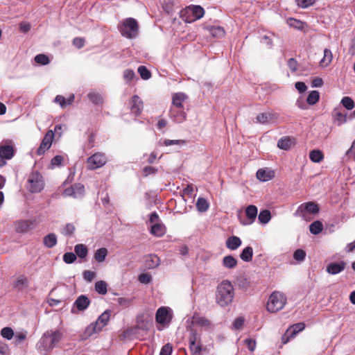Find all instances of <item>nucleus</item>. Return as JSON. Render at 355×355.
Segmentation results:
<instances>
[{
    "mask_svg": "<svg viewBox=\"0 0 355 355\" xmlns=\"http://www.w3.org/2000/svg\"><path fill=\"white\" fill-rule=\"evenodd\" d=\"M234 297V289L232 282L229 280H223L217 286L216 300L221 307H225L230 304Z\"/></svg>",
    "mask_w": 355,
    "mask_h": 355,
    "instance_id": "f257e3e1",
    "label": "nucleus"
},
{
    "mask_svg": "<svg viewBox=\"0 0 355 355\" xmlns=\"http://www.w3.org/2000/svg\"><path fill=\"white\" fill-rule=\"evenodd\" d=\"M119 31L123 37L134 38L138 35L139 24L135 19L127 18L120 25Z\"/></svg>",
    "mask_w": 355,
    "mask_h": 355,
    "instance_id": "f03ea898",
    "label": "nucleus"
},
{
    "mask_svg": "<svg viewBox=\"0 0 355 355\" xmlns=\"http://www.w3.org/2000/svg\"><path fill=\"white\" fill-rule=\"evenodd\" d=\"M286 303V297L279 291H274L269 297L266 309L269 312L276 313L283 309Z\"/></svg>",
    "mask_w": 355,
    "mask_h": 355,
    "instance_id": "7ed1b4c3",
    "label": "nucleus"
},
{
    "mask_svg": "<svg viewBox=\"0 0 355 355\" xmlns=\"http://www.w3.org/2000/svg\"><path fill=\"white\" fill-rule=\"evenodd\" d=\"M319 205L315 202L310 201L301 204L297 207L295 215L302 218L305 220H310L311 218L309 216V214L315 216L319 213Z\"/></svg>",
    "mask_w": 355,
    "mask_h": 355,
    "instance_id": "20e7f679",
    "label": "nucleus"
},
{
    "mask_svg": "<svg viewBox=\"0 0 355 355\" xmlns=\"http://www.w3.org/2000/svg\"><path fill=\"white\" fill-rule=\"evenodd\" d=\"M205 15V10L200 6L191 5L182 10L181 15L187 23H191L202 18Z\"/></svg>",
    "mask_w": 355,
    "mask_h": 355,
    "instance_id": "39448f33",
    "label": "nucleus"
},
{
    "mask_svg": "<svg viewBox=\"0 0 355 355\" xmlns=\"http://www.w3.org/2000/svg\"><path fill=\"white\" fill-rule=\"evenodd\" d=\"M27 189L31 193H39L44 187L42 175L37 171L32 172L27 180Z\"/></svg>",
    "mask_w": 355,
    "mask_h": 355,
    "instance_id": "423d86ee",
    "label": "nucleus"
},
{
    "mask_svg": "<svg viewBox=\"0 0 355 355\" xmlns=\"http://www.w3.org/2000/svg\"><path fill=\"white\" fill-rule=\"evenodd\" d=\"M64 333L62 329H50L45 332L42 339L48 344V349H53L63 338Z\"/></svg>",
    "mask_w": 355,
    "mask_h": 355,
    "instance_id": "0eeeda50",
    "label": "nucleus"
},
{
    "mask_svg": "<svg viewBox=\"0 0 355 355\" xmlns=\"http://www.w3.org/2000/svg\"><path fill=\"white\" fill-rule=\"evenodd\" d=\"M110 313L108 311L103 312L94 323H92L87 327L86 332L90 336L94 333H97L107 324L110 320Z\"/></svg>",
    "mask_w": 355,
    "mask_h": 355,
    "instance_id": "6e6552de",
    "label": "nucleus"
},
{
    "mask_svg": "<svg viewBox=\"0 0 355 355\" xmlns=\"http://www.w3.org/2000/svg\"><path fill=\"white\" fill-rule=\"evenodd\" d=\"M107 158L104 153H96L87 159V168L94 170L102 167L105 164Z\"/></svg>",
    "mask_w": 355,
    "mask_h": 355,
    "instance_id": "1a4fd4ad",
    "label": "nucleus"
},
{
    "mask_svg": "<svg viewBox=\"0 0 355 355\" xmlns=\"http://www.w3.org/2000/svg\"><path fill=\"white\" fill-rule=\"evenodd\" d=\"M172 314L170 313V309L166 306L159 308L155 313V321L165 326L168 324L172 320Z\"/></svg>",
    "mask_w": 355,
    "mask_h": 355,
    "instance_id": "9d476101",
    "label": "nucleus"
},
{
    "mask_svg": "<svg viewBox=\"0 0 355 355\" xmlns=\"http://www.w3.org/2000/svg\"><path fill=\"white\" fill-rule=\"evenodd\" d=\"M15 155V148L11 140L3 141L0 144V157L10 159Z\"/></svg>",
    "mask_w": 355,
    "mask_h": 355,
    "instance_id": "9b49d317",
    "label": "nucleus"
},
{
    "mask_svg": "<svg viewBox=\"0 0 355 355\" xmlns=\"http://www.w3.org/2000/svg\"><path fill=\"white\" fill-rule=\"evenodd\" d=\"M53 138L54 132L51 130H48L45 134L40 147L37 150V154L38 155H43L47 150L51 148Z\"/></svg>",
    "mask_w": 355,
    "mask_h": 355,
    "instance_id": "f8f14e48",
    "label": "nucleus"
},
{
    "mask_svg": "<svg viewBox=\"0 0 355 355\" xmlns=\"http://www.w3.org/2000/svg\"><path fill=\"white\" fill-rule=\"evenodd\" d=\"M129 107L132 114L138 116L141 114L144 103L140 97L137 95H134L129 101Z\"/></svg>",
    "mask_w": 355,
    "mask_h": 355,
    "instance_id": "ddd939ff",
    "label": "nucleus"
},
{
    "mask_svg": "<svg viewBox=\"0 0 355 355\" xmlns=\"http://www.w3.org/2000/svg\"><path fill=\"white\" fill-rule=\"evenodd\" d=\"M279 118V114L273 111L269 110L263 113L259 114L254 122L257 123H267Z\"/></svg>",
    "mask_w": 355,
    "mask_h": 355,
    "instance_id": "4468645a",
    "label": "nucleus"
},
{
    "mask_svg": "<svg viewBox=\"0 0 355 355\" xmlns=\"http://www.w3.org/2000/svg\"><path fill=\"white\" fill-rule=\"evenodd\" d=\"M257 208L255 205H249L246 207L245 213L247 219L242 220L240 218V223L243 225H249L254 223L257 216Z\"/></svg>",
    "mask_w": 355,
    "mask_h": 355,
    "instance_id": "2eb2a0df",
    "label": "nucleus"
},
{
    "mask_svg": "<svg viewBox=\"0 0 355 355\" xmlns=\"http://www.w3.org/2000/svg\"><path fill=\"white\" fill-rule=\"evenodd\" d=\"M35 226V221L31 220H19L15 223V229L17 232L26 233Z\"/></svg>",
    "mask_w": 355,
    "mask_h": 355,
    "instance_id": "dca6fc26",
    "label": "nucleus"
},
{
    "mask_svg": "<svg viewBox=\"0 0 355 355\" xmlns=\"http://www.w3.org/2000/svg\"><path fill=\"white\" fill-rule=\"evenodd\" d=\"M197 335L196 332L193 331L189 336V349L191 355H200L202 347L200 342L196 343Z\"/></svg>",
    "mask_w": 355,
    "mask_h": 355,
    "instance_id": "f3484780",
    "label": "nucleus"
},
{
    "mask_svg": "<svg viewBox=\"0 0 355 355\" xmlns=\"http://www.w3.org/2000/svg\"><path fill=\"white\" fill-rule=\"evenodd\" d=\"M169 116L176 123H182L187 119V113L184 112V108L171 107Z\"/></svg>",
    "mask_w": 355,
    "mask_h": 355,
    "instance_id": "a211bd4d",
    "label": "nucleus"
},
{
    "mask_svg": "<svg viewBox=\"0 0 355 355\" xmlns=\"http://www.w3.org/2000/svg\"><path fill=\"white\" fill-rule=\"evenodd\" d=\"M347 263L344 261L330 263L326 268L327 272L330 275H337L345 270Z\"/></svg>",
    "mask_w": 355,
    "mask_h": 355,
    "instance_id": "6ab92c4d",
    "label": "nucleus"
},
{
    "mask_svg": "<svg viewBox=\"0 0 355 355\" xmlns=\"http://www.w3.org/2000/svg\"><path fill=\"white\" fill-rule=\"evenodd\" d=\"M188 96L183 92L175 93L172 96V105L171 107L178 109L184 108L183 103L186 101Z\"/></svg>",
    "mask_w": 355,
    "mask_h": 355,
    "instance_id": "aec40b11",
    "label": "nucleus"
},
{
    "mask_svg": "<svg viewBox=\"0 0 355 355\" xmlns=\"http://www.w3.org/2000/svg\"><path fill=\"white\" fill-rule=\"evenodd\" d=\"M295 144V141L293 137H284L278 141L277 147L280 149L288 150L294 146Z\"/></svg>",
    "mask_w": 355,
    "mask_h": 355,
    "instance_id": "412c9836",
    "label": "nucleus"
},
{
    "mask_svg": "<svg viewBox=\"0 0 355 355\" xmlns=\"http://www.w3.org/2000/svg\"><path fill=\"white\" fill-rule=\"evenodd\" d=\"M90 304L89 299L84 295H80L74 302L76 306L79 311H85Z\"/></svg>",
    "mask_w": 355,
    "mask_h": 355,
    "instance_id": "4be33fe9",
    "label": "nucleus"
},
{
    "mask_svg": "<svg viewBox=\"0 0 355 355\" xmlns=\"http://www.w3.org/2000/svg\"><path fill=\"white\" fill-rule=\"evenodd\" d=\"M256 176L258 180L266 182L274 178L275 173L271 170L260 168L257 171Z\"/></svg>",
    "mask_w": 355,
    "mask_h": 355,
    "instance_id": "5701e85b",
    "label": "nucleus"
},
{
    "mask_svg": "<svg viewBox=\"0 0 355 355\" xmlns=\"http://www.w3.org/2000/svg\"><path fill=\"white\" fill-rule=\"evenodd\" d=\"M205 29L212 35L213 37L221 38L225 34V30L223 27L219 26H211L205 27Z\"/></svg>",
    "mask_w": 355,
    "mask_h": 355,
    "instance_id": "b1692460",
    "label": "nucleus"
},
{
    "mask_svg": "<svg viewBox=\"0 0 355 355\" xmlns=\"http://www.w3.org/2000/svg\"><path fill=\"white\" fill-rule=\"evenodd\" d=\"M28 279L24 275L17 276L13 282V287L19 291L28 286Z\"/></svg>",
    "mask_w": 355,
    "mask_h": 355,
    "instance_id": "393cba45",
    "label": "nucleus"
},
{
    "mask_svg": "<svg viewBox=\"0 0 355 355\" xmlns=\"http://www.w3.org/2000/svg\"><path fill=\"white\" fill-rule=\"evenodd\" d=\"M241 243L242 242L240 238L236 236H232L229 237L226 241V246L231 250H236L241 245Z\"/></svg>",
    "mask_w": 355,
    "mask_h": 355,
    "instance_id": "a878e982",
    "label": "nucleus"
},
{
    "mask_svg": "<svg viewBox=\"0 0 355 355\" xmlns=\"http://www.w3.org/2000/svg\"><path fill=\"white\" fill-rule=\"evenodd\" d=\"M159 265V259L155 254H150L146 257V266L149 268H155Z\"/></svg>",
    "mask_w": 355,
    "mask_h": 355,
    "instance_id": "bb28decb",
    "label": "nucleus"
},
{
    "mask_svg": "<svg viewBox=\"0 0 355 355\" xmlns=\"http://www.w3.org/2000/svg\"><path fill=\"white\" fill-rule=\"evenodd\" d=\"M44 245L48 248H52L57 244V237L54 233L45 236L43 239Z\"/></svg>",
    "mask_w": 355,
    "mask_h": 355,
    "instance_id": "cd10ccee",
    "label": "nucleus"
},
{
    "mask_svg": "<svg viewBox=\"0 0 355 355\" xmlns=\"http://www.w3.org/2000/svg\"><path fill=\"white\" fill-rule=\"evenodd\" d=\"M166 232V228L164 225L155 223L152 225L150 233L156 236H162Z\"/></svg>",
    "mask_w": 355,
    "mask_h": 355,
    "instance_id": "c85d7f7f",
    "label": "nucleus"
},
{
    "mask_svg": "<svg viewBox=\"0 0 355 355\" xmlns=\"http://www.w3.org/2000/svg\"><path fill=\"white\" fill-rule=\"evenodd\" d=\"M333 59V55L330 49H325L324 50V56L320 62L321 67H325L330 64Z\"/></svg>",
    "mask_w": 355,
    "mask_h": 355,
    "instance_id": "c756f323",
    "label": "nucleus"
},
{
    "mask_svg": "<svg viewBox=\"0 0 355 355\" xmlns=\"http://www.w3.org/2000/svg\"><path fill=\"white\" fill-rule=\"evenodd\" d=\"M223 264L225 268L232 269L236 266L237 260L232 255H227L223 257Z\"/></svg>",
    "mask_w": 355,
    "mask_h": 355,
    "instance_id": "7c9ffc66",
    "label": "nucleus"
},
{
    "mask_svg": "<svg viewBox=\"0 0 355 355\" xmlns=\"http://www.w3.org/2000/svg\"><path fill=\"white\" fill-rule=\"evenodd\" d=\"M252 256L253 249L252 247L248 246L242 250L240 258L244 261L249 262L252 260Z\"/></svg>",
    "mask_w": 355,
    "mask_h": 355,
    "instance_id": "2f4dec72",
    "label": "nucleus"
},
{
    "mask_svg": "<svg viewBox=\"0 0 355 355\" xmlns=\"http://www.w3.org/2000/svg\"><path fill=\"white\" fill-rule=\"evenodd\" d=\"M310 159L315 163H319L324 159V155L320 150H313L309 153Z\"/></svg>",
    "mask_w": 355,
    "mask_h": 355,
    "instance_id": "473e14b6",
    "label": "nucleus"
},
{
    "mask_svg": "<svg viewBox=\"0 0 355 355\" xmlns=\"http://www.w3.org/2000/svg\"><path fill=\"white\" fill-rule=\"evenodd\" d=\"M74 251L76 254L81 259L86 257L88 253V249L84 244L76 245L74 248Z\"/></svg>",
    "mask_w": 355,
    "mask_h": 355,
    "instance_id": "72a5a7b5",
    "label": "nucleus"
},
{
    "mask_svg": "<svg viewBox=\"0 0 355 355\" xmlns=\"http://www.w3.org/2000/svg\"><path fill=\"white\" fill-rule=\"evenodd\" d=\"M323 230V225L320 220L313 222L309 226V230L313 234H318Z\"/></svg>",
    "mask_w": 355,
    "mask_h": 355,
    "instance_id": "f704fd0d",
    "label": "nucleus"
},
{
    "mask_svg": "<svg viewBox=\"0 0 355 355\" xmlns=\"http://www.w3.org/2000/svg\"><path fill=\"white\" fill-rule=\"evenodd\" d=\"M297 334L292 329V328L289 327L282 336V343L286 345L291 338L295 337Z\"/></svg>",
    "mask_w": 355,
    "mask_h": 355,
    "instance_id": "c9c22d12",
    "label": "nucleus"
},
{
    "mask_svg": "<svg viewBox=\"0 0 355 355\" xmlns=\"http://www.w3.org/2000/svg\"><path fill=\"white\" fill-rule=\"evenodd\" d=\"M209 205L204 198H198L196 202V208L198 211L204 212L209 209Z\"/></svg>",
    "mask_w": 355,
    "mask_h": 355,
    "instance_id": "e433bc0d",
    "label": "nucleus"
},
{
    "mask_svg": "<svg viewBox=\"0 0 355 355\" xmlns=\"http://www.w3.org/2000/svg\"><path fill=\"white\" fill-rule=\"evenodd\" d=\"M107 250L105 248H101L97 250L94 254V259L98 262H103L107 255Z\"/></svg>",
    "mask_w": 355,
    "mask_h": 355,
    "instance_id": "4c0bfd02",
    "label": "nucleus"
},
{
    "mask_svg": "<svg viewBox=\"0 0 355 355\" xmlns=\"http://www.w3.org/2000/svg\"><path fill=\"white\" fill-rule=\"evenodd\" d=\"M320 99V93L316 91L313 90L311 91L309 94L307 96L306 102L309 105H315L316 103L318 102Z\"/></svg>",
    "mask_w": 355,
    "mask_h": 355,
    "instance_id": "58836bf2",
    "label": "nucleus"
},
{
    "mask_svg": "<svg viewBox=\"0 0 355 355\" xmlns=\"http://www.w3.org/2000/svg\"><path fill=\"white\" fill-rule=\"evenodd\" d=\"M107 284L105 281H98L95 284L96 291L101 295H105L107 292Z\"/></svg>",
    "mask_w": 355,
    "mask_h": 355,
    "instance_id": "ea45409f",
    "label": "nucleus"
},
{
    "mask_svg": "<svg viewBox=\"0 0 355 355\" xmlns=\"http://www.w3.org/2000/svg\"><path fill=\"white\" fill-rule=\"evenodd\" d=\"M271 218V214L269 210L264 209L261 211L258 216V219L259 222L262 224L268 223Z\"/></svg>",
    "mask_w": 355,
    "mask_h": 355,
    "instance_id": "a19ab883",
    "label": "nucleus"
},
{
    "mask_svg": "<svg viewBox=\"0 0 355 355\" xmlns=\"http://www.w3.org/2000/svg\"><path fill=\"white\" fill-rule=\"evenodd\" d=\"M193 323L200 326L207 327L210 325V321L205 317L193 316Z\"/></svg>",
    "mask_w": 355,
    "mask_h": 355,
    "instance_id": "79ce46f5",
    "label": "nucleus"
},
{
    "mask_svg": "<svg viewBox=\"0 0 355 355\" xmlns=\"http://www.w3.org/2000/svg\"><path fill=\"white\" fill-rule=\"evenodd\" d=\"M138 73L143 80H148L151 77L150 71L145 66H139L138 67Z\"/></svg>",
    "mask_w": 355,
    "mask_h": 355,
    "instance_id": "37998d69",
    "label": "nucleus"
},
{
    "mask_svg": "<svg viewBox=\"0 0 355 355\" xmlns=\"http://www.w3.org/2000/svg\"><path fill=\"white\" fill-rule=\"evenodd\" d=\"M89 99L96 105H100L103 103V98L101 96L95 92H91L87 95Z\"/></svg>",
    "mask_w": 355,
    "mask_h": 355,
    "instance_id": "c03bdc74",
    "label": "nucleus"
},
{
    "mask_svg": "<svg viewBox=\"0 0 355 355\" xmlns=\"http://www.w3.org/2000/svg\"><path fill=\"white\" fill-rule=\"evenodd\" d=\"M342 105L347 110H351L354 107V102L352 98L345 96L341 100Z\"/></svg>",
    "mask_w": 355,
    "mask_h": 355,
    "instance_id": "a18cd8bd",
    "label": "nucleus"
},
{
    "mask_svg": "<svg viewBox=\"0 0 355 355\" xmlns=\"http://www.w3.org/2000/svg\"><path fill=\"white\" fill-rule=\"evenodd\" d=\"M35 62L42 65L48 64L50 62L49 57L45 54H38L35 58Z\"/></svg>",
    "mask_w": 355,
    "mask_h": 355,
    "instance_id": "49530a36",
    "label": "nucleus"
},
{
    "mask_svg": "<svg viewBox=\"0 0 355 355\" xmlns=\"http://www.w3.org/2000/svg\"><path fill=\"white\" fill-rule=\"evenodd\" d=\"M135 77V73L132 69H128L123 72V78L126 83L132 81Z\"/></svg>",
    "mask_w": 355,
    "mask_h": 355,
    "instance_id": "de8ad7c7",
    "label": "nucleus"
},
{
    "mask_svg": "<svg viewBox=\"0 0 355 355\" xmlns=\"http://www.w3.org/2000/svg\"><path fill=\"white\" fill-rule=\"evenodd\" d=\"M1 335L4 338L11 340L14 336V331L12 328L6 327L1 330Z\"/></svg>",
    "mask_w": 355,
    "mask_h": 355,
    "instance_id": "09e8293b",
    "label": "nucleus"
},
{
    "mask_svg": "<svg viewBox=\"0 0 355 355\" xmlns=\"http://www.w3.org/2000/svg\"><path fill=\"white\" fill-rule=\"evenodd\" d=\"M75 230L76 228L73 224L67 223L62 230L61 233L65 236H71L74 233Z\"/></svg>",
    "mask_w": 355,
    "mask_h": 355,
    "instance_id": "8fccbe9b",
    "label": "nucleus"
},
{
    "mask_svg": "<svg viewBox=\"0 0 355 355\" xmlns=\"http://www.w3.org/2000/svg\"><path fill=\"white\" fill-rule=\"evenodd\" d=\"M306 257V252L302 249L296 250L293 253V258L297 261H302Z\"/></svg>",
    "mask_w": 355,
    "mask_h": 355,
    "instance_id": "3c124183",
    "label": "nucleus"
},
{
    "mask_svg": "<svg viewBox=\"0 0 355 355\" xmlns=\"http://www.w3.org/2000/svg\"><path fill=\"white\" fill-rule=\"evenodd\" d=\"M295 1L299 7L306 8L313 5L315 0H295Z\"/></svg>",
    "mask_w": 355,
    "mask_h": 355,
    "instance_id": "603ef678",
    "label": "nucleus"
},
{
    "mask_svg": "<svg viewBox=\"0 0 355 355\" xmlns=\"http://www.w3.org/2000/svg\"><path fill=\"white\" fill-rule=\"evenodd\" d=\"M76 259V254L73 252H66L63 255V261L66 263H72L74 262Z\"/></svg>",
    "mask_w": 355,
    "mask_h": 355,
    "instance_id": "864d4df0",
    "label": "nucleus"
},
{
    "mask_svg": "<svg viewBox=\"0 0 355 355\" xmlns=\"http://www.w3.org/2000/svg\"><path fill=\"white\" fill-rule=\"evenodd\" d=\"M116 301L120 306L124 308L128 307L132 303V299L126 297H119Z\"/></svg>",
    "mask_w": 355,
    "mask_h": 355,
    "instance_id": "5fc2aeb1",
    "label": "nucleus"
},
{
    "mask_svg": "<svg viewBox=\"0 0 355 355\" xmlns=\"http://www.w3.org/2000/svg\"><path fill=\"white\" fill-rule=\"evenodd\" d=\"M72 43L77 49H80L85 46V40L83 37H77L73 38Z\"/></svg>",
    "mask_w": 355,
    "mask_h": 355,
    "instance_id": "6e6d98bb",
    "label": "nucleus"
},
{
    "mask_svg": "<svg viewBox=\"0 0 355 355\" xmlns=\"http://www.w3.org/2000/svg\"><path fill=\"white\" fill-rule=\"evenodd\" d=\"M173 351L172 345L170 343L164 345L161 349L159 355H171Z\"/></svg>",
    "mask_w": 355,
    "mask_h": 355,
    "instance_id": "4d7b16f0",
    "label": "nucleus"
},
{
    "mask_svg": "<svg viewBox=\"0 0 355 355\" xmlns=\"http://www.w3.org/2000/svg\"><path fill=\"white\" fill-rule=\"evenodd\" d=\"M335 120L338 121V125H340L347 121V115L341 112H336L335 114Z\"/></svg>",
    "mask_w": 355,
    "mask_h": 355,
    "instance_id": "13d9d810",
    "label": "nucleus"
},
{
    "mask_svg": "<svg viewBox=\"0 0 355 355\" xmlns=\"http://www.w3.org/2000/svg\"><path fill=\"white\" fill-rule=\"evenodd\" d=\"M244 343L247 345L248 349L250 352L254 351V349L256 348V345H257V343H256L255 340H254L252 338H247L244 340Z\"/></svg>",
    "mask_w": 355,
    "mask_h": 355,
    "instance_id": "bf43d9fd",
    "label": "nucleus"
},
{
    "mask_svg": "<svg viewBox=\"0 0 355 355\" xmlns=\"http://www.w3.org/2000/svg\"><path fill=\"white\" fill-rule=\"evenodd\" d=\"M137 326L139 329L142 330H147L148 329V322H144V320H141V317H137Z\"/></svg>",
    "mask_w": 355,
    "mask_h": 355,
    "instance_id": "052dcab7",
    "label": "nucleus"
},
{
    "mask_svg": "<svg viewBox=\"0 0 355 355\" xmlns=\"http://www.w3.org/2000/svg\"><path fill=\"white\" fill-rule=\"evenodd\" d=\"M152 278L150 275L148 273H142L139 275V281L142 284H148Z\"/></svg>",
    "mask_w": 355,
    "mask_h": 355,
    "instance_id": "680f3d73",
    "label": "nucleus"
},
{
    "mask_svg": "<svg viewBox=\"0 0 355 355\" xmlns=\"http://www.w3.org/2000/svg\"><path fill=\"white\" fill-rule=\"evenodd\" d=\"M157 171V170L153 166H145L143 168L142 173H143V175L146 177L149 175L155 174Z\"/></svg>",
    "mask_w": 355,
    "mask_h": 355,
    "instance_id": "e2e57ef3",
    "label": "nucleus"
},
{
    "mask_svg": "<svg viewBox=\"0 0 355 355\" xmlns=\"http://www.w3.org/2000/svg\"><path fill=\"white\" fill-rule=\"evenodd\" d=\"M288 67L292 72H295L297 70V62L295 59L290 58L288 60Z\"/></svg>",
    "mask_w": 355,
    "mask_h": 355,
    "instance_id": "0e129e2a",
    "label": "nucleus"
},
{
    "mask_svg": "<svg viewBox=\"0 0 355 355\" xmlns=\"http://www.w3.org/2000/svg\"><path fill=\"white\" fill-rule=\"evenodd\" d=\"M96 276V272L91 270H85L83 272V277L88 282H92Z\"/></svg>",
    "mask_w": 355,
    "mask_h": 355,
    "instance_id": "69168bd1",
    "label": "nucleus"
},
{
    "mask_svg": "<svg viewBox=\"0 0 355 355\" xmlns=\"http://www.w3.org/2000/svg\"><path fill=\"white\" fill-rule=\"evenodd\" d=\"M26 331L18 332L15 336V339L17 344L21 343L22 341L26 339Z\"/></svg>",
    "mask_w": 355,
    "mask_h": 355,
    "instance_id": "338daca9",
    "label": "nucleus"
},
{
    "mask_svg": "<svg viewBox=\"0 0 355 355\" xmlns=\"http://www.w3.org/2000/svg\"><path fill=\"white\" fill-rule=\"evenodd\" d=\"M55 102L58 103L62 108H64L67 107L66 98L61 95H58L55 97Z\"/></svg>",
    "mask_w": 355,
    "mask_h": 355,
    "instance_id": "774afa93",
    "label": "nucleus"
}]
</instances>
